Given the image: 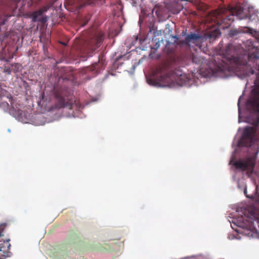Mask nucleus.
I'll return each instance as SVG.
<instances>
[{
    "instance_id": "nucleus-1",
    "label": "nucleus",
    "mask_w": 259,
    "mask_h": 259,
    "mask_svg": "<svg viewBox=\"0 0 259 259\" xmlns=\"http://www.w3.org/2000/svg\"><path fill=\"white\" fill-rule=\"evenodd\" d=\"M248 61L255 62L258 72L254 80L255 88L252 90L251 96L247 100L246 107L250 114L246 117V122L255 126L259 122V46L255 45L248 49Z\"/></svg>"
},
{
    "instance_id": "nucleus-2",
    "label": "nucleus",
    "mask_w": 259,
    "mask_h": 259,
    "mask_svg": "<svg viewBox=\"0 0 259 259\" xmlns=\"http://www.w3.org/2000/svg\"><path fill=\"white\" fill-rule=\"evenodd\" d=\"M41 0H23L24 5L27 4L28 7H31L38 4ZM57 0H48L46 4L40 8L38 11L34 12L32 14L33 22L39 21L45 23L47 21V18L44 17L43 14L46 12Z\"/></svg>"
},
{
    "instance_id": "nucleus-3",
    "label": "nucleus",
    "mask_w": 259,
    "mask_h": 259,
    "mask_svg": "<svg viewBox=\"0 0 259 259\" xmlns=\"http://www.w3.org/2000/svg\"><path fill=\"white\" fill-rule=\"evenodd\" d=\"M230 12L231 14L227 16L226 18H223L221 20L220 25L224 24L225 25L223 26V28L228 27L230 26L231 23L234 20V17L236 16L239 19H244L247 18V13L244 11L242 7L240 6H236L231 9Z\"/></svg>"
},
{
    "instance_id": "nucleus-4",
    "label": "nucleus",
    "mask_w": 259,
    "mask_h": 259,
    "mask_svg": "<svg viewBox=\"0 0 259 259\" xmlns=\"http://www.w3.org/2000/svg\"><path fill=\"white\" fill-rule=\"evenodd\" d=\"M104 39L103 33L98 32L87 42V48L83 50L84 53L90 56L102 43Z\"/></svg>"
},
{
    "instance_id": "nucleus-5",
    "label": "nucleus",
    "mask_w": 259,
    "mask_h": 259,
    "mask_svg": "<svg viewBox=\"0 0 259 259\" xmlns=\"http://www.w3.org/2000/svg\"><path fill=\"white\" fill-rule=\"evenodd\" d=\"M255 130L253 127L245 128L241 138L238 142V146L250 147L253 144Z\"/></svg>"
},
{
    "instance_id": "nucleus-6",
    "label": "nucleus",
    "mask_w": 259,
    "mask_h": 259,
    "mask_svg": "<svg viewBox=\"0 0 259 259\" xmlns=\"http://www.w3.org/2000/svg\"><path fill=\"white\" fill-rule=\"evenodd\" d=\"M55 95L56 101L54 106V109H59L64 107H67L69 109L72 108V103L70 102L69 98L66 96V92L56 91Z\"/></svg>"
},
{
    "instance_id": "nucleus-7",
    "label": "nucleus",
    "mask_w": 259,
    "mask_h": 259,
    "mask_svg": "<svg viewBox=\"0 0 259 259\" xmlns=\"http://www.w3.org/2000/svg\"><path fill=\"white\" fill-rule=\"evenodd\" d=\"M203 42V37L202 35L191 32L186 35L185 40L182 41V44L189 48L195 46L200 48Z\"/></svg>"
},
{
    "instance_id": "nucleus-8",
    "label": "nucleus",
    "mask_w": 259,
    "mask_h": 259,
    "mask_svg": "<svg viewBox=\"0 0 259 259\" xmlns=\"http://www.w3.org/2000/svg\"><path fill=\"white\" fill-rule=\"evenodd\" d=\"M256 158L254 156L249 157L235 161L233 165L237 169L241 171L252 170L255 165Z\"/></svg>"
},
{
    "instance_id": "nucleus-9",
    "label": "nucleus",
    "mask_w": 259,
    "mask_h": 259,
    "mask_svg": "<svg viewBox=\"0 0 259 259\" xmlns=\"http://www.w3.org/2000/svg\"><path fill=\"white\" fill-rule=\"evenodd\" d=\"M81 0H66L64 2L65 8L71 11H76L81 9L85 4H81Z\"/></svg>"
},
{
    "instance_id": "nucleus-10",
    "label": "nucleus",
    "mask_w": 259,
    "mask_h": 259,
    "mask_svg": "<svg viewBox=\"0 0 259 259\" xmlns=\"http://www.w3.org/2000/svg\"><path fill=\"white\" fill-rule=\"evenodd\" d=\"M222 53L223 58L228 60H232L234 58V56L237 54V51L235 46L230 44L222 51Z\"/></svg>"
},
{
    "instance_id": "nucleus-11",
    "label": "nucleus",
    "mask_w": 259,
    "mask_h": 259,
    "mask_svg": "<svg viewBox=\"0 0 259 259\" xmlns=\"http://www.w3.org/2000/svg\"><path fill=\"white\" fill-rule=\"evenodd\" d=\"M10 239H6V241L4 240H0V254L5 256L9 252L11 244L9 243Z\"/></svg>"
},
{
    "instance_id": "nucleus-12",
    "label": "nucleus",
    "mask_w": 259,
    "mask_h": 259,
    "mask_svg": "<svg viewBox=\"0 0 259 259\" xmlns=\"http://www.w3.org/2000/svg\"><path fill=\"white\" fill-rule=\"evenodd\" d=\"M167 77V75H161L160 77V78L158 80H154L153 79V77L148 79L147 81L148 83L150 85H154V86H160L161 85V82H164V80L166 79V78Z\"/></svg>"
},
{
    "instance_id": "nucleus-13",
    "label": "nucleus",
    "mask_w": 259,
    "mask_h": 259,
    "mask_svg": "<svg viewBox=\"0 0 259 259\" xmlns=\"http://www.w3.org/2000/svg\"><path fill=\"white\" fill-rule=\"evenodd\" d=\"M12 16L11 15L3 14L0 16V26L4 25L9 19Z\"/></svg>"
},
{
    "instance_id": "nucleus-14",
    "label": "nucleus",
    "mask_w": 259,
    "mask_h": 259,
    "mask_svg": "<svg viewBox=\"0 0 259 259\" xmlns=\"http://www.w3.org/2000/svg\"><path fill=\"white\" fill-rule=\"evenodd\" d=\"M175 49V45L174 44H170V42H167L166 47L165 50L166 53L168 54H171L173 53Z\"/></svg>"
},
{
    "instance_id": "nucleus-15",
    "label": "nucleus",
    "mask_w": 259,
    "mask_h": 259,
    "mask_svg": "<svg viewBox=\"0 0 259 259\" xmlns=\"http://www.w3.org/2000/svg\"><path fill=\"white\" fill-rule=\"evenodd\" d=\"M7 226V223H2V224H0V236L3 235V232Z\"/></svg>"
},
{
    "instance_id": "nucleus-16",
    "label": "nucleus",
    "mask_w": 259,
    "mask_h": 259,
    "mask_svg": "<svg viewBox=\"0 0 259 259\" xmlns=\"http://www.w3.org/2000/svg\"><path fill=\"white\" fill-rule=\"evenodd\" d=\"M9 105L8 103L6 101H3L0 103V107L4 108V109H8L9 108Z\"/></svg>"
},
{
    "instance_id": "nucleus-17",
    "label": "nucleus",
    "mask_w": 259,
    "mask_h": 259,
    "mask_svg": "<svg viewBox=\"0 0 259 259\" xmlns=\"http://www.w3.org/2000/svg\"><path fill=\"white\" fill-rule=\"evenodd\" d=\"M98 66V65L97 63H96L95 64H93L92 67L89 68V69H91L92 71H96Z\"/></svg>"
},
{
    "instance_id": "nucleus-18",
    "label": "nucleus",
    "mask_w": 259,
    "mask_h": 259,
    "mask_svg": "<svg viewBox=\"0 0 259 259\" xmlns=\"http://www.w3.org/2000/svg\"><path fill=\"white\" fill-rule=\"evenodd\" d=\"M237 34L236 31L235 30H231L230 32V35L231 36H234Z\"/></svg>"
},
{
    "instance_id": "nucleus-19",
    "label": "nucleus",
    "mask_w": 259,
    "mask_h": 259,
    "mask_svg": "<svg viewBox=\"0 0 259 259\" xmlns=\"http://www.w3.org/2000/svg\"><path fill=\"white\" fill-rule=\"evenodd\" d=\"M247 28L248 29L249 33H252V31L255 32V30H254L253 29L247 27Z\"/></svg>"
},
{
    "instance_id": "nucleus-20",
    "label": "nucleus",
    "mask_w": 259,
    "mask_h": 259,
    "mask_svg": "<svg viewBox=\"0 0 259 259\" xmlns=\"http://www.w3.org/2000/svg\"><path fill=\"white\" fill-rule=\"evenodd\" d=\"M244 193L245 194V195H246V196H247V197H249L248 195H247V194H246V190H244Z\"/></svg>"
},
{
    "instance_id": "nucleus-21",
    "label": "nucleus",
    "mask_w": 259,
    "mask_h": 259,
    "mask_svg": "<svg viewBox=\"0 0 259 259\" xmlns=\"http://www.w3.org/2000/svg\"><path fill=\"white\" fill-rule=\"evenodd\" d=\"M174 37L176 39V40H175V41H177V40L178 39V38L177 37V36H175Z\"/></svg>"
},
{
    "instance_id": "nucleus-22",
    "label": "nucleus",
    "mask_w": 259,
    "mask_h": 259,
    "mask_svg": "<svg viewBox=\"0 0 259 259\" xmlns=\"http://www.w3.org/2000/svg\"><path fill=\"white\" fill-rule=\"evenodd\" d=\"M251 17H252L251 16H250L249 17V19L250 20H251Z\"/></svg>"
},
{
    "instance_id": "nucleus-23",
    "label": "nucleus",
    "mask_w": 259,
    "mask_h": 259,
    "mask_svg": "<svg viewBox=\"0 0 259 259\" xmlns=\"http://www.w3.org/2000/svg\"><path fill=\"white\" fill-rule=\"evenodd\" d=\"M254 17H256V18H257V17L256 15H254Z\"/></svg>"
},
{
    "instance_id": "nucleus-24",
    "label": "nucleus",
    "mask_w": 259,
    "mask_h": 259,
    "mask_svg": "<svg viewBox=\"0 0 259 259\" xmlns=\"http://www.w3.org/2000/svg\"><path fill=\"white\" fill-rule=\"evenodd\" d=\"M253 216V218H255L253 214H251Z\"/></svg>"
}]
</instances>
